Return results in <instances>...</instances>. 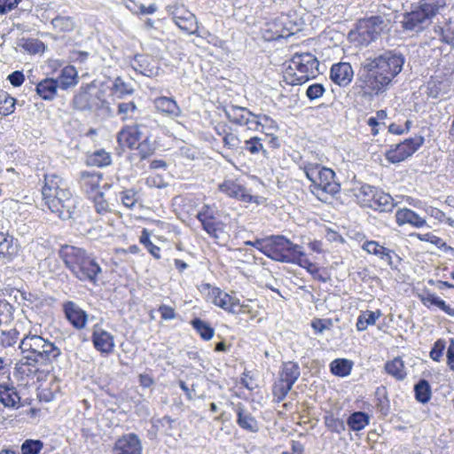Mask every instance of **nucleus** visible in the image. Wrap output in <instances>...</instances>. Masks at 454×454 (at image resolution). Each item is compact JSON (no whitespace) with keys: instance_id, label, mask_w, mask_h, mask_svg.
<instances>
[{"instance_id":"nucleus-45","label":"nucleus","mask_w":454,"mask_h":454,"mask_svg":"<svg viewBox=\"0 0 454 454\" xmlns=\"http://www.w3.org/2000/svg\"><path fill=\"white\" fill-rule=\"evenodd\" d=\"M180 29L188 33L189 35H195L201 36L198 31V21L196 16L191 12V17L186 16L184 19L175 23Z\"/></svg>"},{"instance_id":"nucleus-42","label":"nucleus","mask_w":454,"mask_h":454,"mask_svg":"<svg viewBox=\"0 0 454 454\" xmlns=\"http://www.w3.org/2000/svg\"><path fill=\"white\" fill-rule=\"evenodd\" d=\"M191 325L202 340H210L213 338L215 330L206 321L196 317L191 321Z\"/></svg>"},{"instance_id":"nucleus-44","label":"nucleus","mask_w":454,"mask_h":454,"mask_svg":"<svg viewBox=\"0 0 454 454\" xmlns=\"http://www.w3.org/2000/svg\"><path fill=\"white\" fill-rule=\"evenodd\" d=\"M417 237L419 240L429 242L445 253H450L451 254H454L453 247L448 246L442 239L435 236L431 232H427L425 234H417Z\"/></svg>"},{"instance_id":"nucleus-38","label":"nucleus","mask_w":454,"mask_h":454,"mask_svg":"<svg viewBox=\"0 0 454 454\" xmlns=\"http://www.w3.org/2000/svg\"><path fill=\"white\" fill-rule=\"evenodd\" d=\"M382 316V313L380 309L376 311L365 310L362 311L357 317V321L356 324V329L359 332L365 331L369 325H373L376 323V320L379 319Z\"/></svg>"},{"instance_id":"nucleus-60","label":"nucleus","mask_w":454,"mask_h":454,"mask_svg":"<svg viewBox=\"0 0 454 454\" xmlns=\"http://www.w3.org/2000/svg\"><path fill=\"white\" fill-rule=\"evenodd\" d=\"M325 426L333 432L340 434L345 430L344 421L339 418H335L333 415H326L325 417Z\"/></svg>"},{"instance_id":"nucleus-61","label":"nucleus","mask_w":454,"mask_h":454,"mask_svg":"<svg viewBox=\"0 0 454 454\" xmlns=\"http://www.w3.org/2000/svg\"><path fill=\"white\" fill-rule=\"evenodd\" d=\"M259 124L262 130L267 134L278 129V123L275 120L266 114H259Z\"/></svg>"},{"instance_id":"nucleus-41","label":"nucleus","mask_w":454,"mask_h":454,"mask_svg":"<svg viewBox=\"0 0 454 454\" xmlns=\"http://www.w3.org/2000/svg\"><path fill=\"white\" fill-rule=\"evenodd\" d=\"M370 422V417L364 411H355L348 419L347 424L353 431L364 429Z\"/></svg>"},{"instance_id":"nucleus-17","label":"nucleus","mask_w":454,"mask_h":454,"mask_svg":"<svg viewBox=\"0 0 454 454\" xmlns=\"http://www.w3.org/2000/svg\"><path fill=\"white\" fill-rule=\"evenodd\" d=\"M63 312L67 320L74 329L82 330L85 328L88 322V314L77 303L72 301L64 302Z\"/></svg>"},{"instance_id":"nucleus-26","label":"nucleus","mask_w":454,"mask_h":454,"mask_svg":"<svg viewBox=\"0 0 454 454\" xmlns=\"http://www.w3.org/2000/svg\"><path fill=\"white\" fill-rule=\"evenodd\" d=\"M153 60L150 56L137 54L131 60V67L137 73L152 77L158 74V67L153 65Z\"/></svg>"},{"instance_id":"nucleus-20","label":"nucleus","mask_w":454,"mask_h":454,"mask_svg":"<svg viewBox=\"0 0 454 454\" xmlns=\"http://www.w3.org/2000/svg\"><path fill=\"white\" fill-rule=\"evenodd\" d=\"M91 340L95 348L101 353L109 354L114 350V336L107 331L104 330L98 324L93 326Z\"/></svg>"},{"instance_id":"nucleus-13","label":"nucleus","mask_w":454,"mask_h":454,"mask_svg":"<svg viewBox=\"0 0 454 454\" xmlns=\"http://www.w3.org/2000/svg\"><path fill=\"white\" fill-rule=\"evenodd\" d=\"M65 4L62 3H51L49 6V12H53L51 19V26L52 30L61 36L70 34L76 27L75 19L69 15H65L66 11L62 9Z\"/></svg>"},{"instance_id":"nucleus-2","label":"nucleus","mask_w":454,"mask_h":454,"mask_svg":"<svg viewBox=\"0 0 454 454\" xmlns=\"http://www.w3.org/2000/svg\"><path fill=\"white\" fill-rule=\"evenodd\" d=\"M59 256L66 267L77 279L94 286L98 284L102 268L95 257L85 249L66 245L61 247Z\"/></svg>"},{"instance_id":"nucleus-28","label":"nucleus","mask_w":454,"mask_h":454,"mask_svg":"<svg viewBox=\"0 0 454 454\" xmlns=\"http://www.w3.org/2000/svg\"><path fill=\"white\" fill-rule=\"evenodd\" d=\"M102 173L97 171H82L80 176L79 184L83 192L88 194L98 192Z\"/></svg>"},{"instance_id":"nucleus-51","label":"nucleus","mask_w":454,"mask_h":454,"mask_svg":"<svg viewBox=\"0 0 454 454\" xmlns=\"http://www.w3.org/2000/svg\"><path fill=\"white\" fill-rule=\"evenodd\" d=\"M0 96V114L7 116L12 114L15 110L16 99L4 90Z\"/></svg>"},{"instance_id":"nucleus-30","label":"nucleus","mask_w":454,"mask_h":454,"mask_svg":"<svg viewBox=\"0 0 454 454\" xmlns=\"http://www.w3.org/2000/svg\"><path fill=\"white\" fill-rule=\"evenodd\" d=\"M395 217L396 223L400 226L409 223L416 228H421L427 223L424 218L410 208H402L397 210Z\"/></svg>"},{"instance_id":"nucleus-62","label":"nucleus","mask_w":454,"mask_h":454,"mask_svg":"<svg viewBox=\"0 0 454 454\" xmlns=\"http://www.w3.org/2000/svg\"><path fill=\"white\" fill-rule=\"evenodd\" d=\"M281 23L284 26V31L278 35L279 37H288L299 31V27L295 23H292L287 16L281 17Z\"/></svg>"},{"instance_id":"nucleus-4","label":"nucleus","mask_w":454,"mask_h":454,"mask_svg":"<svg viewBox=\"0 0 454 454\" xmlns=\"http://www.w3.org/2000/svg\"><path fill=\"white\" fill-rule=\"evenodd\" d=\"M301 168L311 182V192L319 200L325 202L329 196H333L340 192V185L335 180V173L333 169L311 162H305Z\"/></svg>"},{"instance_id":"nucleus-33","label":"nucleus","mask_w":454,"mask_h":454,"mask_svg":"<svg viewBox=\"0 0 454 454\" xmlns=\"http://www.w3.org/2000/svg\"><path fill=\"white\" fill-rule=\"evenodd\" d=\"M434 31L441 37V41L454 46V19H445L443 25L439 22L434 27Z\"/></svg>"},{"instance_id":"nucleus-47","label":"nucleus","mask_w":454,"mask_h":454,"mask_svg":"<svg viewBox=\"0 0 454 454\" xmlns=\"http://www.w3.org/2000/svg\"><path fill=\"white\" fill-rule=\"evenodd\" d=\"M20 46L30 54L43 53L46 49L45 44L35 38H22Z\"/></svg>"},{"instance_id":"nucleus-48","label":"nucleus","mask_w":454,"mask_h":454,"mask_svg":"<svg viewBox=\"0 0 454 454\" xmlns=\"http://www.w3.org/2000/svg\"><path fill=\"white\" fill-rule=\"evenodd\" d=\"M119 200L125 207L132 209L138 202L139 195L135 188H129L119 192Z\"/></svg>"},{"instance_id":"nucleus-8","label":"nucleus","mask_w":454,"mask_h":454,"mask_svg":"<svg viewBox=\"0 0 454 454\" xmlns=\"http://www.w3.org/2000/svg\"><path fill=\"white\" fill-rule=\"evenodd\" d=\"M389 25L384 16L374 15L358 20L356 28L348 33V39L358 46H367L376 41Z\"/></svg>"},{"instance_id":"nucleus-23","label":"nucleus","mask_w":454,"mask_h":454,"mask_svg":"<svg viewBox=\"0 0 454 454\" xmlns=\"http://www.w3.org/2000/svg\"><path fill=\"white\" fill-rule=\"evenodd\" d=\"M234 411L237 415V424L245 431L256 433L259 431V423L250 411L241 403L234 406Z\"/></svg>"},{"instance_id":"nucleus-29","label":"nucleus","mask_w":454,"mask_h":454,"mask_svg":"<svg viewBox=\"0 0 454 454\" xmlns=\"http://www.w3.org/2000/svg\"><path fill=\"white\" fill-rule=\"evenodd\" d=\"M58 81L53 78H44L35 86L36 94L43 100L51 101L57 96Z\"/></svg>"},{"instance_id":"nucleus-5","label":"nucleus","mask_w":454,"mask_h":454,"mask_svg":"<svg viewBox=\"0 0 454 454\" xmlns=\"http://www.w3.org/2000/svg\"><path fill=\"white\" fill-rule=\"evenodd\" d=\"M320 73L319 61L314 54L296 52L283 73V81L292 86L301 85L315 79Z\"/></svg>"},{"instance_id":"nucleus-57","label":"nucleus","mask_w":454,"mask_h":454,"mask_svg":"<svg viewBox=\"0 0 454 454\" xmlns=\"http://www.w3.org/2000/svg\"><path fill=\"white\" fill-rule=\"evenodd\" d=\"M43 447L41 440L27 439L21 444L22 454H38Z\"/></svg>"},{"instance_id":"nucleus-53","label":"nucleus","mask_w":454,"mask_h":454,"mask_svg":"<svg viewBox=\"0 0 454 454\" xmlns=\"http://www.w3.org/2000/svg\"><path fill=\"white\" fill-rule=\"evenodd\" d=\"M137 112V107L133 101L121 102L118 104L117 114L122 120L132 119Z\"/></svg>"},{"instance_id":"nucleus-15","label":"nucleus","mask_w":454,"mask_h":454,"mask_svg":"<svg viewBox=\"0 0 454 454\" xmlns=\"http://www.w3.org/2000/svg\"><path fill=\"white\" fill-rule=\"evenodd\" d=\"M217 209L214 206L203 205L198 212L196 218L200 222L203 230L213 239H219L221 223L216 222Z\"/></svg>"},{"instance_id":"nucleus-25","label":"nucleus","mask_w":454,"mask_h":454,"mask_svg":"<svg viewBox=\"0 0 454 454\" xmlns=\"http://www.w3.org/2000/svg\"><path fill=\"white\" fill-rule=\"evenodd\" d=\"M20 396L16 387L10 383H0V403L5 408L18 410L21 407Z\"/></svg>"},{"instance_id":"nucleus-9","label":"nucleus","mask_w":454,"mask_h":454,"mask_svg":"<svg viewBox=\"0 0 454 454\" xmlns=\"http://www.w3.org/2000/svg\"><path fill=\"white\" fill-rule=\"evenodd\" d=\"M265 256L283 263L294 264L298 258L304 255L302 247L293 243L283 235L268 236Z\"/></svg>"},{"instance_id":"nucleus-58","label":"nucleus","mask_w":454,"mask_h":454,"mask_svg":"<svg viewBox=\"0 0 454 454\" xmlns=\"http://www.w3.org/2000/svg\"><path fill=\"white\" fill-rule=\"evenodd\" d=\"M94 207L99 215H106L111 212L112 208L110 204L105 200L104 194L102 192H97L94 198Z\"/></svg>"},{"instance_id":"nucleus-1","label":"nucleus","mask_w":454,"mask_h":454,"mask_svg":"<svg viewBox=\"0 0 454 454\" xmlns=\"http://www.w3.org/2000/svg\"><path fill=\"white\" fill-rule=\"evenodd\" d=\"M44 205L61 220L75 217L78 199L74 196L67 182L57 174H45L42 188Z\"/></svg>"},{"instance_id":"nucleus-55","label":"nucleus","mask_w":454,"mask_h":454,"mask_svg":"<svg viewBox=\"0 0 454 454\" xmlns=\"http://www.w3.org/2000/svg\"><path fill=\"white\" fill-rule=\"evenodd\" d=\"M13 307L5 300H0V326L11 323L13 319Z\"/></svg>"},{"instance_id":"nucleus-18","label":"nucleus","mask_w":454,"mask_h":454,"mask_svg":"<svg viewBox=\"0 0 454 454\" xmlns=\"http://www.w3.org/2000/svg\"><path fill=\"white\" fill-rule=\"evenodd\" d=\"M114 454H142V443L133 433L120 437L113 448Z\"/></svg>"},{"instance_id":"nucleus-59","label":"nucleus","mask_w":454,"mask_h":454,"mask_svg":"<svg viewBox=\"0 0 454 454\" xmlns=\"http://www.w3.org/2000/svg\"><path fill=\"white\" fill-rule=\"evenodd\" d=\"M136 148L141 160L150 157L154 153V147L147 136L145 137L141 143L137 144Z\"/></svg>"},{"instance_id":"nucleus-56","label":"nucleus","mask_w":454,"mask_h":454,"mask_svg":"<svg viewBox=\"0 0 454 454\" xmlns=\"http://www.w3.org/2000/svg\"><path fill=\"white\" fill-rule=\"evenodd\" d=\"M19 336V331L14 328L10 330H2L0 335V344L4 348L12 347L17 342Z\"/></svg>"},{"instance_id":"nucleus-32","label":"nucleus","mask_w":454,"mask_h":454,"mask_svg":"<svg viewBox=\"0 0 454 454\" xmlns=\"http://www.w3.org/2000/svg\"><path fill=\"white\" fill-rule=\"evenodd\" d=\"M394 199L390 194L378 190L372 203L369 204V207L380 212H390L395 207Z\"/></svg>"},{"instance_id":"nucleus-40","label":"nucleus","mask_w":454,"mask_h":454,"mask_svg":"<svg viewBox=\"0 0 454 454\" xmlns=\"http://www.w3.org/2000/svg\"><path fill=\"white\" fill-rule=\"evenodd\" d=\"M416 400L420 403H427L432 396L431 386L427 380H419L414 386Z\"/></svg>"},{"instance_id":"nucleus-35","label":"nucleus","mask_w":454,"mask_h":454,"mask_svg":"<svg viewBox=\"0 0 454 454\" xmlns=\"http://www.w3.org/2000/svg\"><path fill=\"white\" fill-rule=\"evenodd\" d=\"M294 264L305 269L314 279L322 283H326L330 279V277L326 273L321 272L317 265L310 262L305 254L300 256Z\"/></svg>"},{"instance_id":"nucleus-34","label":"nucleus","mask_w":454,"mask_h":454,"mask_svg":"<svg viewBox=\"0 0 454 454\" xmlns=\"http://www.w3.org/2000/svg\"><path fill=\"white\" fill-rule=\"evenodd\" d=\"M55 81H58V85L60 89L67 90L77 84L78 73L74 67L67 66L62 68L60 74Z\"/></svg>"},{"instance_id":"nucleus-50","label":"nucleus","mask_w":454,"mask_h":454,"mask_svg":"<svg viewBox=\"0 0 454 454\" xmlns=\"http://www.w3.org/2000/svg\"><path fill=\"white\" fill-rule=\"evenodd\" d=\"M112 91L117 98H121L134 92V88L130 83L125 82L121 77L114 79L112 85Z\"/></svg>"},{"instance_id":"nucleus-43","label":"nucleus","mask_w":454,"mask_h":454,"mask_svg":"<svg viewBox=\"0 0 454 454\" xmlns=\"http://www.w3.org/2000/svg\"><path fill=\"white\" fill-rule=\"evenodd\" d=\"M421 301L423 304L428 308L431 306H436L440 309L444 311L447 315L454 317V309L447 305L443 300L439 298L434 294H427L421 299Z\"/></svg>"},{"instance_id":"nucleus-64","label":"nucleus","mask_w":454,"mask_h":454,"mask_svg":"<svg viewBox=\"0 0 454 454\" xmlns=\"http://www.w3.org/2000/svg\"><path fill=\"white\" fill-rule=\"evenodd\" d=\"M171 15L174 22H177L186 16L191 17V12L184 5H175L171 7Z\"/></svg>"},{"instance_id":"nucleus-11","label":"nucleus","mask_w":454,"mask_h":454,"mask_svg":"<svg viewBox=\"0 0 454 454\" xmlns=\"http://www.w3.org/2000/svg\"><path fill=\"white\" fill-rule=\"evenodd\" d=\"M370 59L392 81L402 72L405 63L404 55L397 50H387Z\"/></svg>"},{"instance_id":"nucleus-10","label":"nucleus","mask_w":454,"mask_h":454,"mask_svg":"<svg viewBox=\"0 0 454 454\" xmlns=\"http://www.w3.org/2000/svg\"><path fill=\"white\" fill-rule=\"evenodd\" d=\"M300 375L301 370L297 363L293 361L283 363L278 381L274 384L272 390L277 402H282L286 397Z\"/></svg>"},{"instance_id":"nucleus-52","label":"nucleus","mask_w":454,"mask_h":454,"mask_svg":"<svg viewBox=\"0 0 454 454\" xmlns=\"http://www.w3.org/2000/svg\"><path fill=\"white\" fill-rule=\"evenodd\" d=\"M139 241L155 259L160 258V248L151 241L150 233L146 229L142 231Z\"/></svg>"},{"instance_id":"nucleus-16","label":"nucleus","mask_w":454,"mask_h":454,"mask_svg":"<svg viewBox=\"0 0 454 454\" xmlns=\"http://www.w3.org/2000/svg\"><path fill=\"white\" fill-rule=\"evenodd\" d=\"M218 189L221 192L230 198L239 200L246 203H259L257 198L251 195L246 187L240 184L237 180L225 179L219 184Z\"/></svg>"},{"instance_id":"nucleus-49","label":"nucleus","mask_w":454,"mask_h":454,"mask_svg":"<svg viewBox=\"0 0 454 454\" xmlns=\"http://www.w3.org/2000/svg\"><path fill=\"white\" fill-rule=\"evenodd\" d=\"M378 190V188L370 184H364L360 187L356 197L364 207H369V204L372 203Z\"/></svg>"},{"instance_id":"nucleus-24","label":"nucleus","mask_w":454,"mask_h":454,"mask_svg":"<svg viewBox=\"0 0 454 454\" xmlns=\"http://www.w3.org/2000/svg\"><path fill=\"white\" fill-rule=\"evenodd\" d=\"M209 295L212 299V302L215 305L223 309L226 311L236 313V309L239 307V299L229 295L220 288H212L209 292Z\"/></svg>"},{"instance_id":"nucleus-12","label":"nucleus","mask_w":454,"mask_h":454,"mask_svg":"<svg viewBox=\"0 0 454 454\" xmlns=\"http://www.w3.org/2000/svg\"><path fill=\"white\" fill-rule=\"evenodd\" d=\"M424 137L422 136H415L405 139L403 142L399 143L391 147L385 153L386 159L391 163H399L410 156H411L419 148L424 144Z\"/></svg>"},{"instance_id":"nucleus-21","label":"nucleus","mask_w":454,"mask_h":454,"mask_svg":"<svg viewBox=\"0 0 454 454\" xmlns=\"http://www.w3.org/2000/svg\"><path fill=\"white\" fill-rule=\"evenodd\" d=\"M354 77V70L348 62L333 64L330 70V78L335 84L340 87L348 86Z\"/></svg>"},{"instance_id":"nucleus-37","label":"nucleus","mask_w":454,"mask_h":454,"mask_svg":"<svg viewBox=\"0 0 454 454\" xmlns=\"http://www.w3.org/2000/svg\"><path fill=\"white\" fill-rule=\"evenodd\" d=\"M224 114L231 122L243 125L247 121V115L250 114V111L245 107L231 106L224 109Z\"/></svg>"},{"instance_id":"nucleus-6","label":"nucleus","mask_w":454,"mask_h":454,"mask_svg":"<svg viewBox=\"0 0 454 454\" xmlns=\"http://www.w3.org/2000/svg\"><path fill=\"white\" fill-rule=\"evenodd\" d=\"M393 81L384 74L371 61L366 59L362 64L357 74L356 86L360 90L363 96L373 98L385 93L392 85Z\"/></svg>"},{"instance_id":"nucleus-14","label":"nucleus","mask_w":454,"mask_h":454,"mask_svg":"<svg viewBox=\"0 0 454 454\" xmlns=\"http://www.w3.org/2000/svg\"><path fill=\"white\" fill-rule=\"evenodd\" d=\"M75 108L84 110L103 109L107 105L105 91L95 87L90 86L83 92L79 93L74 99Z\"/></svg>"},{"instance_id":"nucleus-31","label":"nucleus","mask_w":454,"mask_h":454,"mask_svg":"<svg viewBox=\"0 0 454 454\" xmlns=\"http://www.w3.org/2000/svg\"><path fill=\"white\" fill-rule=\"evenodd\" d=\"M18 246L14 239L5 233L0 232V260L11 262L17 254Z\"/></svg>"},{"instance_id":"nucleus-7","label":"nucleus","mask_w":454,"mask_h":454,"mask_svg":"<svg viewBox=\"0 0 454 454\" xmlns=\"http://www.w3.org/2000/svg\"><path fill=\"white\" fill-rule=\"evenodd\" d=\"M20 348L23 354L27 353L24 358L29 365L47 364L56 361L61 355L60 348L55 343L39 335L26 336L21 340Z\"/></svg>"},{"instance_id":"nucleus-39","label":"nucleus","mask_w":454,"mask_h":454,"mask_svg":"<svg viewBox=\"0 0 454 454\" xmlns=\"http://www.w3.org/2000/svg\"><path fill=\"white\" fill-rule=\"evenodd\" d=\"M353 362L346 358H337L331 362L330 371L338 377L344 378L350 374Z\"/></svg>"},{"instance_id":"nucleus-36","label":"nucleus","mask_w":454,"mask_h":454,"mask_svg":"<svg viewBox=\"0 0 454 454\" xmlns=\"http://www.w3.org/2000/svg\"><path fill=\"white\" fill-rule=\"evenodd\" d=\"M385 371L397 380H403L407 376L404 362L399 356L387 362L385 364Z\"/></svg>"},{"instance_id":"nucleus-46","label":"nucleus","mask_w":454,"mask_h":454,"mask_svg":"<svg viewBox=\"0 0 454 454\" xmlns=\"http://www.w3.org/2000/svg\"><path fill=\"white\" fill-rule=\"evenodd\" d=\"M244 150L252 155H258L262 153L265 158L268 157V152L262 143V138L256 136L245 141Z\"/></svg>"},{"instance_id":"nucleus-22","label":"nucleus","mask_w":454,"mask_h":454,"mask_svg":"<svg viewBox=\"0 0 454 454\" xmlns=\"http://www.w3.org/2000/svg\"><path fill=\"white\" fill-rule=\"evenodd\" d=\"M153 106L158 113L170 119L182 116V110L173 98L158 97L153 99Z\"/></svg>"},{"instance_id":"nucleus-63","label":"nucleus","mask_w":454,"mask_h":454,"mask_svg":"<svg viewBox=\"0 0 454 454\" xmlns=\"http://www.w3.org/2000/svg\"><path fill=\"white\" fill-rule=\"evenodd\" d=\"M325 89L321 83H313L306 90V96L309 100H315L323 96Z\"/></svg>"},{"instance_id":"nucleus-54","label":"nucleus","mask_w":454,"mask_h":454,"mask_svg":"<svg viewBox=\"0 0 454 454\" xmlns=\"http://www.w3.org/2000/svg\"><path fill=\"white\" fill-rule=\"evenodd\" d=\"M89 163L97 167H106L110 165L111 156L106 151L99 150L90 156Z\"/></svg>"},{"instance_id":"nucleus-27","label":"nucleus","mask_w":454,"mask_h":454,"mask_svg":"<svg viewBox=\"0 0 454 454\" xmlns=\"http://www.w3.org/2000/svg\"><path fill=\"white\" fill-rule=\"evenodd\" d=\"M362 249L387 262L390 267H393V256H397L393 250L380 245L379 242L374 240L365 241L362 245Z\"/></svg>"},{"instance_id":"nucleus-19","label":"nucleus","mask_w":454,"mask_h":454,"mask_svg":"<svg viewBox=\"0 0 454 454\" xmlns=\"http://www.w3.org/2000/svg\"><path fill=\"white\" fill-rule=\"evenodd\" d=\"M143 123H137L135 125H130L123 128L119 133L117 137V140L119 144L122 146H127L129 148H134L137 145V143L140 139L146 137L144 130Z\"/></svg>"},{"instance_id":"nucleus-3","label":"nucleus","mask_w":454,"mask_h":454,"mask_svg":"<svg viewBox=\"0 0 454 454\" xmlns=\"http://www.w3.org/2000/svg\"><path fill=\"white\" fill-rule=\"evenodd\" d=\"M448 9L447 0H419L410 12L403 16L402 27L404 30L419 33L425 30L438 16Z\"/></svg>"}]
</instances>
